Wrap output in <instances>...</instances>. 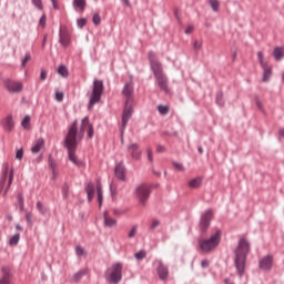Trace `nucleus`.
<instances>
[{
  "instance_id": "nucleus-16",
  "label": "nucleus",
  "mask_w": 284,
  "mask_h": 284,
  "mask_svg": "<svg viewBox=\"0 0 284 284\" xmlns=\"http://www.w3.org/2000/svg\"><path fill=\"white\" fill-rule=\"evenodd\" d=\"M126 150L132 159H135V161H141V155L143 153L141 152V146L139 143L129 144Z\"/></svg>"
},
{
  "instance_id": "nucleus-10",
  "label": "nucleus",
  "mask_w": 284,
  "mask_h": 284,
  "mask_svg": "<svg viewBox=\"0 0 284 284\" xmlns=\"http://www.w3.org/2000/svg\"><path fill=\"white\" fill-rule=\"evenodd\" d=\"M65 150L68 151V159L71 163H73V165H75L77 168H83V161H81L78 156H77V148H79L78 145L74 146H64Z\"/></svg>"
},
{
  "instance_id": "nucleus-6",
  "label": "nucleus",
  "mask_w": 284,
  "mask_h": 284,
  "mask_svg": "<svg viewBox=\"0 0 284 284\" xmlns=\"http://www.w3.org/2000/svg\"><path fill=\"white\" fill-rule=\"evenodd\" d=\"M2 168L3 170L0 176V194L1 192H3V187H6V181H8V176H9V182H8L7 189L4 190V196H6V194H8V190H10V185H12V181H14V169L10 170L8 162H4L2 164Z\"/></svg>"
},
{
  "instance_id": "nucleus-18",
  "label": "nucleus",
  "mask_w": 284,
  "mask_h": 284,
  "mask_svg": "<svg viewBox=\"0 0 284 284\" xmlns=\"http://www.w3.org/2000/svg\"><path fill=\"white\" fill-rule=\"evenodd\" d=\"M133 92L134 88L132 87V83L126 82L122 89V94L126 98V103H134V98L132 97Z\"/></svg>"
},
{
  "instance_id": "nucleus-44",
  "label": "nucleus",
  "mask_w": 284,
  "mask_h": 284,
  "mask_svg": "<svg viewBox=\"0 0 284 284\" xmlns=\"http://www.w3.org/2000/svg\"><path fill=\"white\" fill-rule=\"evenodd\" d=\"M30 59H32V55H30V51H27L24 59L21 62L22 68H26V65H28V61H30Z\"/></svg>"
},
{
  "instance_id": "nucleus-45",
  "label": "nucleus",
  "mask_w": 284,
  "mask_h": 284,
  "mask_svg": "<svg viewBox=\"0 0 284 284\" xmlns=\"http://www.w3.org/2000/svg\"><path fill=\"white\" fill-rule=\"evenodd\" d=\"M88 138L89 139H93L94 136V126L92 125V123L88 122Z\"/></svg>"
},
{
  "instance_id": "nucleus-37",
  "label": "nucleus",
  "mask_w": 284,
  "mask_h": 284,
  "mask_svg": "<svg viewBox=\"0 0 284 284\" xmlns=\"http://www.w3.org/2000/svg\"><path fill=\"white\" fill-rule=\"evenodd\" d=\"M48 161H49V166L54 174V170H57V161L54 160V158H52V154H49Z\"/></svg>"
},
{
  "instance_id": "nucleus-56",
  "label": "nucleus",
  "mask_w": 284,
  "mask_h": 284,
  "mask_svg": "<svg viewBox=\"0 0 284 284\" xmlns=\"http://www.w3.org/2000/svg\"><path fill=\"white\" fill-rule=\"evenodd\" d=\"M40 79L41 81H45L48 79V71H45V69L41 70Z\"/></svg>"
},
{
  "instance_id": "nucleus-41",
  "label": "nucleus",
  "mask_w": 284,
  "mask_h": 284,
  "mask_svg": "<svg viewBox=\"0 0 284 284\" xmlns=\"http://www.w3.org/2000/svg\"><path fill=\"white\" fill-rule=\"evenodd\" d=\"M22 128L24 130H30V115H26L21 122Z\"/></svg>"
},
{
  "instance_id": "nucleus-20",
  "label": "nucleus",
  "mask_w": 284,
  "mask_h": 284,
  "mask_svg": "<svg viewBox=\"0 0 284 284\" xmlns=\"http://www.w3.org/2000/svg\"><path fill=\"white\" fill-rule=\"evenodd\" d=\"M84 192L87 193L88 203H92V199H94V192H97V185L92 182H88Z\"/></svg>"
},
{
  "instance_id": "nucleus-29",
  "label": "nucleus",
  "mask_w": 284,
  "mask_h": 284,
  "mask_svg": "<svg viewBox=\"0 0 284 284\" xmlns=\"http://www.w3.org/2000/svg\"><path fill=\"white\" fill-rule=\"evenodd\" d=\"M215 103L219 108L225 106V99H223V91H217L215 95Z\"/></svg>"
},
{
  "instance_id": "nucleus-35",
  "label": "nucleus",
  "mask_w": 284,
  "mask_h": 284,
  "mask_svg": "<svg viewBox=\"0 0 284 284\" xmlns=\"http://www.w3.org/2000/svg\"><path fill=\"white\" fill-rule=\"evenodd\" d=\"M19 241H21V234L16 233V234L9 240V245H19Z\"/></svg>"
},
{
  "instance_id": "nucleus-64",
  "label": "nucleus",
  "mask_w": 284,
  "mask_h": 284,
  "mask_svg": "<svg viewBox=\"0 0 284 284\" xmlns=\"http://www.w3.org/2000/svg\"><path fill=\"white\" fill-rule=\"evenodd\" d=\"M225 284H235L230 277L224 278Z\"/></svg>"
},
{
  "instance_id": "nucleus-32",
  "label": "nucleus",
  "mask_w": 284,
  "mask_h": 284,
  "mask_svg": "<svg viewBox=\"0 0 284 284\" xmlns=\"http://www.w3.org/2000/svg\"><path fill=\"white\" fill-rule=\"evenodd\" d=\"M271 79H272V67L270 69H265L263 71V79H262V81L264 83H270Z\"/></svg>"
},
{
  "instance_id": "nucleus-55",
  "label": "nucleus",
  "mask_w": 284,
  "mask_h": 284,
  "mask_svg": "<svg viewBox=\"0 0 284 284\" xmlns=\"http://www.w3.org/2000/svg\"><path fill=\"white\" fill-rule=\"evenodd\" d=\"M172 165H173V168H175L180 172H183V170H185V168H183V164H181L179 162H173Z\"/></svg>"
},
{
  "instance_id": "nucleus-8",
  "label": "nucleus",
  "mask_w": 284,
  "mask_h": 284,
  "mask_svg": "<svg viewBox=\"0 0 284 284\" xmlns=\"http://www.w3.org/2000/svg\"><path fill=\"white\" fill-rule=\"evenodd\" d=\"M149 63L151 71L153 72V77L165 73L163 71V63L159 61V58H156V53L154 51H149Z\"/></svg>"
},
{
  "instance_id": "nucleus-7",
  "label": "nucleus",
  "mask_w": 284,
  "mask_h": 284,
  "mask_svg": "<svg viewBox=\"0 0 284 284\" xmlns=\"http://www.w3.org/2000/svg\"><path fill=\"white\" fill-rule=\"evenodd\" d=\"M83 139V134H79V129L70 126L64 138V146H79V142Z\"/></svg>"
},
{
  "instance_id": "nucleus-38",
  "label": "nucleus",
  "mask_w": 284,
  "mask_h": 284,
  "mask_svg": "<svg viewBox=\"0 0 284 284\" xmlns=\"http://www.w3.org/2000/svg\"><path fill=\"white\" fill-rule=\"evenodd\" d=\"M62 196L63 199H68L70 196V185H68V183H64L62 186Z\"/></svg>"
},
{
  "instance_id": "nucleus-60",
  "label": "nucleus",
  "mask_w": 284,
  "mask_h": 284,
  "mask_svg": "<svg viewBox=\"0 0 284 284\" xmlns=\"http://www.w3.org/2000/svg\"><path fill=\"white\" fill-rule=\"evenodd\" d=\"M156 152H159L160 154H162V152H165V148L162 144H158L156 145Z\"/></svg>"
},
{
  "instance_id": "nucleus-27",
  "label": "nucleus",
  "mask_w": 284,
  "mask_h": 284,
  "mask_svg": "<svg viewBox=\"0 0 284 284\" xmlns=\"http://www.w3.org/2000/svg\"><path fill=\"white\" fill-rule=\"evenodd\" d=\"M97 194L99 207H101L103 205V186L101 185V182H98L97 184Z\"/></svg>"
},
{
  "instance_id": "nucleus-4",
  "label": "nucleus",
  "mask_w": 284,
  "mask_h": 284,
  "mask_svg": "<svg viewBox=\"0 0 284 284\" xmlns=\"http://www.w3.org/2000/svg\"><path fill=\"white\" fill-rule=\"evenodd\" d=\"M213 219L214 211L212 209H207L206 211L201 213L200 221L197 224V230L201 236H205V234H207V230H210V225H212Z\"/></svg>"
},
{
  "instance_id": "nucleus-30",
  "label": "nucleus",
  "mask_w": 284,
  "mask_h": 284,
  "mask_svg": "<svg viewBox=\"0 0 284 284\" xmlns=\"http://www.w3.org/2000/svg\"><path fill=\"white\" fill-rule=\"evenodd\" d=\"M36 207L39 214H41L42 216H45V214L50 212V210L47 206H44L41 201L37 202Z\"/></svg>"
},
{
  "instance_id": "nucleus-14",
  "label": "nucleus",
  "mask_w": 284,
  "mask_h": 284,
  "mask_svg": "<svg viewBox=\"0 0 284 284\" xmlns=\"http://www.w3.org/2000/svg\"><path fill=\"white\" fill-rule=\"evenodd\" d=\"M154 79H155L160 90H162V92H170V88L168 85L169 80H168V75L165 73H160L158 75H154Z\"/></svg>"
},
{
  "instance_id": "nucleus-46",
  "label": "nucleus",
  "mask_w": 284,
  "mask_h": 284,
  "mask_svg": "<svg viewBox=\"0 0 284 284\" xmlns=\"http://www.w3.org/2000/svg\"><path fill=\"white\" fill-rule=\"evenodd\" d=\"M159 225H161V221H159V220H156V219L153 220V221H152V224H151L150 227H149L150 232H154V230L158 229Z\"/></svg>"
},
{
  "instance_id": "nucleus-63",
  "label": "nucleus",
  "mask_w": 284,
  "mask_h": 284,
  "mask_svg": "<svg viewBox=\"0 0 284 284\" xmlns=\"http://www.w3.org/2000/svg\"><path fill=\"white\" fill-rule=\"evenodd\" d=\"M201 266L202 267H210V261H207V260H203L202 262H201Z\"/></svg>"
},
{
  "instance_id": "nucleus-21",
  "label": "nucleus",
  "mask_w": 284,
  "mask_h": 284,
  "mask_svg": "<svg viewBox=\"0 0 284 284\" xmlns=\"http://www.w3.org/2000/svg\"><path fill=\"white\" fill-rule=\"evenodd\" d=\"M114 174L119 181H125V165H123V162L115 164Z\"/></svg>"
},
{
  "instance_id": "nucleus-33",
  "label": "nucleus",
  "mask_w": 284,
  "mask_h": 284,
  "mask_svg": "<svg viewBox=\"0 0 284 284\" xmlns=\"http://www.w3.org/2000/svg\"><path fill=\"white\" fill-rule=\"evenodd\" d=\"M17 201H18L20 212H26V204L23 202V193H18Z\"/></svg>"
},
{
  "instance_id": "nucleus-17",
  "label": "nucleus",
  "mask_w": 284,
  "mask_h": 284,
  "mask_svg": "<svg viewBox=\"0 0 284 284\" xmlns=\"http://www.w3.org/2000/svg\"><path fill=\"white\" fill-rule=\"evenodd\" d=\"M158 276L160 281H168V276H170V270L163 264V261H158L156 267Z\"/></svg>"
},
{
  "instance_id": "nucleus-15",
  "label": "nucleus",
  "mask_w": 284,
  "mask_h": 284,
  "mask_svg": "<svg viewBox=\"0 0 284 284\" xmlns=\"http://www.w3.org/2000/svg\"><path fill=\"white\" fill-rule=\"evenodd\" d=\"M0 284H12V270L9 266L1 267Z\"/></svg>"
},
{
  "instance_id": "nucleus-53",
  "label": "nucleus",
  "mask_w": 284,
  "mask_h": 284,
  "mask_svg": "<svg viewBox=\"0 0 284 284\" xmlns=\"http://www.w3.org/2000/svg\"><path fill=\"white\" fill-rule=\"evenodd\" d=\"M136 227H138L136 225L132 226L128 235L129 239H134V236H136Z\"/></svg>"
},
{
  "instance_id": "nucleus-49",
  "label": "nucleus",
  "mask_w": 284,
  "mask_h": 284,
  "mask_svg": "<svg viewBox=\"0 0 284 284\" xmlns=\"http://www.w3.org/2000/svg\"><path fill=\"white\" fill-rule=\"evenodd\" d=\"M64 93L62 91H57L55 92V101H58L59 103H61L64 99Z\"/></svg>"
},
{
  "instance_id": "nucleus-59",
  "label": "nucleus",
  "mask_w": 284,
  "mask_h": 284,
  "mask_svg": "<svg viewBox=\"0 0 284 284\" xmlns=\"http://www.w3.org/2000/svg\"><path fill=\"white\" fill-rule=\"evenodd\" d=\"M185 34H192V32H194V27L192 24H190L186 29H185Z\"/></svg>"
},
{
  "instance_id": "nucleus-28",
  "label": "nucleus",
  "mask_w": 284,
  "mask_h": 284,
  "mask_svg": "<svg viewBox=\"0 0 284 284\" xmlns=\"http://www.w3.org/2000/svg\"><path fill=\"white\" fill-rule=\"evenodd\" d=\"M203 183V178L201 176H197L195 179H192L190 182H189V186H191L193 190H197V187H200Z\"/></svg>"
},
{
  "instance_id": "nucleus-42",
  "label": "nucleus",
  "mask_w": 284,
  "mask_h": 284,
  "mask_svg": "<svg viewBox=\"0 0 284 284\" xmlns=\"http://www.w3.org/2000/svg\"><path fill=\"white\" fill-rule=\"evenodd\" d=\"M213 12H219V6H220V2L219 0H210L209 1Z\"/></svg>"
},
{
  "instance_id": "nucleus-23",
  "label": "nucleus",
  "mask_w": 284,
  "mask_h": 284,
  "mask_svg": "<svg viewBox=\"0 0 284 284\" xmlns=\"http://www.w3.org/2000/svg\"><path fill=\"white\" fill-rule=\"evenodd\" d=\"M103 219H104V227H116V220L111 217L108 211L103 213Z\"/></svg>"
},
{
  "instance_id": "nucleus-36",
  "label": "nucleus",
  "mask_w": 284,
  "mask_h": 284,
  "mask_svg": "<svg viewBox=\"0 0 284 284\" xmlns=\"http://www.w3.org/2000/svg\"><path fill=\"white\" fill-rule=\"evenodd\" d=\"M158 110L163 116H165V114H170V106L168 105L159 104Z\"/></svg>"
},
{
  "instance_id": "nucleus-54",
  "label": "nucleus",
  "mask_w": 284,
  "mask_h": 284,
  "mask_svg": "<svg viewBox=\"0 0 284 284\" xmlns=\"http://www.w3.org/2000/svg\"><path fill=\"white\" fill-rule=\"evenodd\" d=\"M110 194H111L112 199H114V196H116V186L114 184H110Z\"/></svg>"
},
{
  "instance_id": "nucleus-1",
  "label": "nucleus",
  "mask_w": 284,
  "mask_h": 284,
  "mask_svg": "<svg viewBox=\"0 0 284 284\" xmlns=\"http://www.w3.org/2000/svg\"><path fill=\"white\" fill-rule=\"evenodd\" d=\"M234 266L237 272V276L243 278L245 276V265L247 263V254H250V242L245 237H241L237 242V246L234 250Z\"/></svg>"
},
{
  "instance_id": "nucleus-9",
  "label": "nucleus",
  "mask_w": 284,
  "mask_h": 284,
  "mask_svg": "<svg viewBox=\"0 0 284 284\" xmlns=\"http://www.w3.org/2000/svg\"><path fill=\"white\" fill-rule=\"evenodd\" d=\"M135 194L141 205H145V203H148V199H150V194H152V191L150 190V186H146L145 184H141L135 189Z\"/></svg>"
},
{
  "instance_id": "nucleus-62",
  "label": "nucleus",
  "mask_w": 284,
  "mask_h": 284,
  "mask_svg": "<svg viewBox=\"0 0 284 284\" xmlns=\"http://www.w3.org/2000/svg\"><path fill=\"white\" fill-rule=\"evenodd\" d=\"M201 47H202L201 42H199V40H195L193 43L194 50H199Z\"/></svg>"
},
{
  "instance_id": "nucleus-57",
  "label": "nucleus",
  "mask_w": 284,
  "mask_h": 284,
  "mask_svg": "<svg viewBox=\"0 0 284 284\" xmlns=\"http://www.w3.org/2000/svg\"><path fill=\"white\" fill-rule=\"evenodd\" d=\"M26 220L28 225H32V214L30 212L26 213Z\"/></svg>"
},
{
  "instance_id": "nucleus-22",
  "label": "nucleus",
  "mask_w": 284,
  "mask_h": 284,
  "mask_svg": "<svg viewBox=\"0 0 284 284\" xmlns=\"http://www.w3.org/2000/svg\"><path fill=\"white\" fill-rule=\"evenodd\" d=\"M2 126L6 132H12V130H14V120L12 119V115H8L2 120Z\"/></svg>"
},
{
  "instance_id": "nucleus-39",
  "label": "nucleus",
  "mask_w": 284,
  "mask_h": 284,
  "mask_svg": "<svg viewBox=\"0 0 284 284\" xmlns=\"http://www.w3.org/2000/svg\"><path fill=\"white\" fill-rule=\"evenodd\" d=\"M87 24H88V19L85 18H79L77 20V26L78 28H80V30H83V28H85Z\"/></svg>"
},
{
  "instance_id": "nucleus-61",
  "label": "nucleus",
  "mask_w": 284,
  "mask_h": 284,
  "mask_svg": "<svg viewBox=\"0 0 284 284\" xmlns=\"http://www.w3.org/2000/svg\"><path fill=\"white\" fill-rule=\"evenodd\" d=\"M260 65H261V68L263 69V71H264V70H267V69H270V68H272V67H268V65H267V62H264L263 60H262V62H260Z\"/></svg>"
},
{
  "instance_id": "nucleus-11",
  "label": "nucleus",
  "mask_w": 284,
  "mask_h": 284,
  "mask_svg": "<svg viewBox=\"0 0 284 284\" xmlns=\"http://www.w3.org/2000/svg\"><path fill=\"white\" fill-rule=\"evenodd\" d=\"M258 267L263 272H272V267H274V255L268 254L258 261Z\"/></svg>"
},
{
  "instance_id": "nucleus-26",
  "label": "nucleus",
  "mask_w": 284,
  "mask_h": 284,
  "mask_svg": "<svg viewBox=\"0 0 284 284\" xmlns=\"http://www.w3.org/2000/svg\"><path fill=\"white\" fill-rule=\"evenodd\" d=\"M72 6H73L74 10H80V12H83V10H85V6H88V1L73 0Z\"/></svg>"
},
{
  "instance_id": "nucleus-34",
  "label": "nucleus",
  "mask_w": 284,
  "mask_h": 284,
  "mask_svg": "<svg viewBox=\"0 0 284 284\" xmlns=\"http://www.w3.org/2000/svg\"><path fill=\"white\" fill-rule=\"evenodd\" d=\"M85 274H88V272L85 270H81L78 273L73 274V281L75 283H79V281H81L83 278V276H85Z\"/></svg>"
},
{
  "instance_id": "nucleus-47",
  "label": "nucleus",
  "mask_w": 284,
  "mask_h": 284,
  "mask_svg": "<svg viewBox=\"0 0 284 284\" xmlns=\"http://www.w3.org/2000/svg\"><path fill=\"white\" fill-rule=\"evenodd\" d=\"M92 21L94 26H100L101 24V16L99 13H94L92 17Z\"/></svg>"
},
{
  "instance_id": "nucleus-13",
  "label": "nucleus",
  "mask_w": 284,
  "mask_h": 284,
  "mask_svg": "<svg viewBox=\"0 0 284 284\" xmlns=\"http://www.w3.org/2000/svg\"><path fill=\"white\" fill-rule=\"evenodd\" d=\"M133 103H128V101H125L124 103V109L122 112V128L123 130H125V128L128 126V121H130V119H132V114L134 112V110L132 109Z\"/></svg>"
},
{
  "instance_id": "nucleus-48",
  "label": "nucleus",
  "mask_w": 284,
  "mask_h": 284,
  "mask_svg": "<svg viewBox=\"0 0 284 284\" xmlns=\"http://www.w3.org/2000/svg\"><path fill=\"white\" fill-rule=\"evenodd\" d=\"M75 254H77V256H83V254H85V248H83V246H81V245H78L75 247Z\"/></svg>"
},
{
  "instance_id": "nucleus-24",
  "label": "nucleus",
  "mask_w": 284,
  "mask_h": 284,
  "mask_svg": "<svg viewBox=\"0 0 284 284\" xmlns=\"http://www.w3.org/2000/svg\"><path fill=\"white\" fill-rule=\"evenodd\" d=\"M45 145V140L43 138H39L36 142V144L31 148L32 154H39L41 152V148Z\"/></svg>"
},
{
  "instance_id": "nucleus-2",
  "label": "nucleus",
  "mask_w": 284,
  "mask_h": 284,
  "mask_svg": "<svg viewBox=\"0 0 284 284\" xmlns=\"http://www.w3.org/2000/svg\"><path fill=\"white\" fill-rule=\"evenodd\" d=\"M108 272L110 273L105 274L106 283L119 284L123 281V264L121 262L112 264Z\"/></svg>"
},
{
  "instance_id": "nucleus-3",
  "label": "nucleus",
  "mask_w": 284,
  "mask_h": 284,
  "mask_svg": "<svg viewBox=\"0 0 284 284\" xmlns=\"http://www.w3.org/2000/svg\"><path fill=\"white\" fill-rule=\"evenodd\" d=\"M197 243L202 252H212V250H216L221 243V230H217L210 239L199 240Z\"/></svg>"
},
{
  "instance_id": "nucleus-31",
  "label": "nucleus",
  "mask_w": 284,
  "mask_h": 284,
  "mask_svg": "<svg viewBox=\"0 0 284 284\" xmlns=\"http://www.w3.org/2000/svg\"><path fill=\"white\" fill-rule=\"evenodd\" d=\"M58 74L63 79H68V77H70V71H68V67H65V64H61L58 68Z\"/></svg>"
},
{
  "instance_id": "nucleus-50",
  "label": "nucleus",
  "mask_w": 284,
  "mask_h": 284,
  "mask_svg": "<svg viewBox=\"0 0 284 284\" xmlns=\"http://www.w3.org/2000/svg\"><path fill=\"white\" fill-rule=\"evenodd\" d=\"M16 159L18 161H21L23 159V148H20L17 152H16Z\"/></svg>"
},
{
  "instance_id": "nucleus-43",
  "label": "nucleus",
  "mask_w": 284,
  "mask_h": 284,
  "mask_svg": "<svg viewBox=\"0 0 284 284\" xmlns=\"http://www.w3.org/2000/svg\"><path fill=\"white\" fill-rule=\"evenodd\" d=\"M31 3L38 10H43V1L42 0H31Z\"/></svg>"
},
{
  "instance_id": "nucleus-25",
  "label": "nucleus",
  "mask_w": 284,
  "mask_h": 284,
  "mask_svg": "<svg viewBox=\"0 0 284 284\" xmlns=\"http://www.w3.org/2000/svg\"><path fill=\"white\" fill-rule=\"evenodd\" d=\"M273 57L275 61H283L284 58V48L283 47H275L273 50Z\"/></svg>"
},
{
  "instance_id": "nucleus-19",
  "label": "nucleus",
  "mask_w": 284,
  "mask_h": 284,
  "mask_svg": "<svg viewBox=\"0 0 284 284\" xmlns=\"http://www.w3.org/2000/svg\"><path fill=\"white\" fill-rule=\"evenodd\" d=\"M4 85L8 90V92H21V90H23V84H21V82H16V81H10V80H7L4 82Z\"/></svg>"
},
{
  "instance_id": "nucleus-40",
  "label": "nucleus",
  "mask_w": 284,
  "mask_h": 284,
  "mask_svg": "<svg viewBox=\"0 0 284 284\" xmlns=\"http://www.w3.org/2000/svg\"><path fill=\"white\" fill-rule=\"evenodd\" d=\"M136 261H143V258H145V256H148V253L145 252V250H141L138 253L134 254Z\"/></svg>"
},
{
  "instance_id": "nucleus-58",
  "label": "nucleus",
  "mask_w": 284,
  "mask_h": 284,
  "mask_svg": "<svg viewBox=\"0 0 284 284\" xmlns=\"http://www.w3.org/2000/svg\"><path fill=\"white\" fill-rule=\"evenodd\" d=\"M148 159L152 163L154 161V156L152 155V149H146Z\"/></svg>"
},
{
  "instance_id": "nucleus-52",
  "label": "nucleus",
  "mask_w": 284,
  "mask_h": 284,
  "mask_svg": "<svg viewBox=\"0 0 284 284\" xmlns=\"http://www.w3.org/2000/svg\"><path fill=\"white\" fill-rule=\"evenodd\" d=\"M255 104L258 110H263V102H261V98H258V95H255Z\"/></svg>"
},
{
  "instance_id": "nucleus-12",
  "label": "nucleus",
  "mask_w": 284,
  "mask_h": 284,
  "mask_svg": "<svg viewBox=\"0 0 284 284\" xmlns=\"http://www.w3.org/2000/svg\"><path fill=\"white\" fill-rule=\"evenodd\" d=\"M59 43L62 45V48L70 47V43H72V37L70 36V32L68 29H63V27H60L59 30Z\"/></svg>"
},
{
  "instance_id": "nucleus-5",
  "label": "nucleus",
  "mask_w": 284,
  "mask_h": 284,
  "mask_svg": "<svg viewBox=\"0 0 284 284\" xmlns=\"http://www.w3.org/2000/svg\"><path fill=\"white\" fill-rule=\"evenodd\" d=\"M103 90H105V87L103 85V80L95 79L93 81V89L92 94L88 104V110H92L99 101H101V97H103Z\"/></svg>"
},
{
  "instance_id": "nucleus-51",
  "label": "nucleus",
  "mask_w": 284,
  "mask_h": 284,
  "mask_svg": "<svg viewBox=\"0 0 284 284\" xmlns=\"http://www.w3.org/2000/svg\"><path fill=\"white\" fill-rule=\"evenodd\" d=\"M48 21V18L45 17V13L41 16L40 20H39V26H41L42 28H45V23Z\"/></svg>"
}]
</instances>
